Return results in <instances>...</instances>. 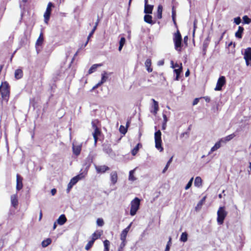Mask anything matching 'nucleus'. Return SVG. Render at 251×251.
Wrapping results in <instances>:
<instances>
[{"label":"nucleus","mask_w":251,"mask_h":251,"mask_svg":"<svg viewBox=\"0 0 251 251\" xmlns=\"http://www.w3.org/2000/svg\"><path fill=\"white\" fill-rule=\"evenodd\" d=\"M126 39L125 37H122L119 42V50L121 51L123 47V46L125 44Z\"/></svg>","instance_id":"72a5a7b5"},{"label":"nucleus","mask_w":251,"mask_h":251,"mask_svg":"<svg viewBox=\"0 0 251 251\" xmlns=\"http://www.w3.org/2000/svg\"><path fill=\"white\" fill-rule=\"evenodd\" d=\"M104 247V251H109V246H110V242L107 240H105L103 242Z\"/></svg>","instance_id":"f704fd0d"},{"label":"nucleus","mask_w":251,"mask_h":251,"mask_svg":"<svg viewBox=\"0 0 251 251\" xmlns=\"http://www.w3.org/2000/svg\"><path fill=\"white\" fill-rule=\"evenodd\" d=\"M235 136V135L234 133L231 134L228 136L221 138L220 139V142H221L222 143H226L227 142H228L232 139Z\"/></svg>","instance_id":"f3484780"},{"label":"nucleus","mask_w":251,"mask_h":251,"mask_svg":"<svg viewBox=\"0 0 251 251\" xmlns=\"http://www.w3.org/2000/svg\"><path fill=\"white\" fill-rule=\"evenodd\" d=\"M163 123H167V122L168 121V119H167V116L165 114H163Z\"/></svg>","instance_id":"13d9d810"},{"label":"nucleus","mask_w":251,"mask_h":251,"mask_svg":"<svg viewBox=\"0 0 251 251\" xmlns=\"http://www.w3.org/2000/svg\"><path fill=\"white\" fill-rule=\"evenodd\" d=\"M166 126H167L166 123H163L162 126V130H165L166 129Z\"/></svg>","instance_id":"69168bd1"},{"label":"nucleus","mask_w":251,"mask_h":251,"mask_svg":"<svg viewBox=\"0 0 251 251\" xmlns=\"http://www.w3.org/2000/svg\"><path fill=\"white\" fill-rule=\"evenodd\" d=\"M182 71V67L181 66L180 68L177 69H175L174 70V73L176 75V78H175V80H178L179 79V75L180 74V73Z\"/></svg>","instance_id":"a878e982"},{"label":"nucleus","mask_w":251,"mask_h":251,"mask_svg":"<svg viewBox=\"0 0 251 251\" xmlns=\"http://www.w3.org/2000/svg\"><path fill=\"white\" fill-rule=\"evenodd\" d=\"M244 30V29L242 26H239L238 30L235 32V37L239 39L242 38Z\"/></svg>","instance_id":"412c9836"},{"label":"nucleus","mask_w":251,"mask_h":251,"mask_svg":"<svg viewBox=\"0 0 251 251\" xmlns=\"http://www.w3.org/2000/svg\"><path fill=\"white\" fill-rule=\"evenodd\" d=\"M139 145H140V144H138L135 147V148H134V149L131 151V154H132V155L134 156L137 154V153L138 152V151H139Z\"/></svg>","instance_id":"4c0bfd02"},{"label":"nucleus","mask_w":251,"mask_h":251,"mask_svg":"<svg viewBox=\"0 0 251 251\" xmlns=\"http://www.w3.org/2000/svg\"><path fill=\"white\" fill-rule=\"evenodd\" d=\"M163 11V7L161 5H159L157 8V17L158 19H160L162 18V13Z\"/></svg>","instance_id":"bb28decb"},{"label":"nucleus","mask_w":251,"mask_h":251,"mask_svg":"<svg viewBox=\"0 0 251 251\" xmlns=\"http://www.w3.org/2000/svg\"><path fill=\"white\" fill-rule=\"evenodd\" d=\"M130 228H128L126 227L125 229H124L122 232L123 233H125L127 234L128 232L129 231Z\"/></svg>","instance_id":"052dcab7"},{"label":"nucleus","mask_w":251,"mask_h":251,"mask_svg":"<svg viewBox=\"0 0 251 251\" xmlns=\"http://www.w3.org/2000/svg\"><path fill=\"white\" fill-rule=\"evenodd\" d=\"M82 145L81 144H75L73 145V151L74 154L76 156L78 155L81 150Z\"/></svg>","instance_id":"ddd939ff"},{"label":"nucleus","mask_w":251,"mask_h":251,"mask_svg":"<svg viewBox=\"0 0 251 251\" xmlns=\"http://www.w3.org/2000/svg\"><path fill=\"white\" fill-rule=\"evenodd\" d=\"M200 98H196L194 99L193 102V105H195L196 104H198V103L199 102V100H200Z\"/></svg>","instance_id":"5fc2aeb1"},{"label":"nucleus","mask_w":251,"mask_h":251,"mask_svg":"<svg viewBox=\"0 0 251 251\" xmlns=\"http://www.w3.org/2000/svg\"><path fill=\"white\" fill-rule=\"evenodd\" d=\"M94 128V132L93 133V135L99 136L100 134V131L96 126L93 125Z\"/></svg>","instance_id":"a19ab883"},{"label":"nucleus","mask_w":251,"mask_h":251,"mask_svg":"<svg viewBox=\"0 0 251 251\" xmlns=\"http://www.w3.org/2000/svg\"><path fill=\"white\" fill-rule=\"evenodd\" d=\"M194 185L195 186L200 187L202 185V179L201 177L197 176L195 178Z\"/></svg>","instance_id":"393cba45"},{"label":"nucleus","mask_w":251,"mask_h":251,"mask_svg":"<svg viewBox=\"0 0 251 251\" xmlns=\"http://www.w3.org/2000/svg\"><path fill=\"white\" fill-rule=\"evenodd\" d=\"M119 130L120 132L124 134H125L127 131L126 128L125 126H120Z\"/></svg>","instance_id":"a18cd8bd"},{"label":"nucleus","mask_w":251,"mask_h":251,"mask_svg":"<svg viewBox=\"0 0 251 251\" xmlns=\"http://www.w3.org/2000/svg\"><path fill=\"white\" fill-rule=\"evenodd\" d=\"M100 236V233H98L96 232H94L92 234V241H93V242H95V241L98 239Z\"/></svg>","instance_id":"79ce46f5"},{"label":"nucleus","mask_w":251,"mask_h":251,"mask_svg":"<svg viewBox=\"0 0 251 251\" xmlns=\"http://www.w3.org/2000/svg\"><path fill=\"white\" fill-rule=\"evenodd\" d=\"M155 146L160 151H163L162 147L161 132L160 130L156 131L154 133Z\"/></svg>","instance_id":"423d86ee"},{"label":"nucleus","mask_w":251,"mask_h":251,"mask_svg":"<svg viewBox=\"0 0 251 251\" xmlns=\"http://www.w3.org/2000/svg\"><path fill=\"white\" fill-rule=\"evenodd\" d=\"M205 198L206 197H204L199 202V203L197 204V206L196 207V210H198V209H200L201 207V206L202 205V204H203V203L205 201Z\"/></svg>","instance_id":"473e14b6"},{"label":"nucleus","mask_w":251,"mask_h":251,"mask_svg":"<svg viewBox=\"0 0 251 251\" xmlns=\"http://www.w3.org/2000/svg\"><path fill=\"white\" fill-rule=\"evenodd\" d=\"M93 137L94 139V145L96 146L97 145L98 139V136H96V135H93Z\"/></svg>","instance_id":"6e6d98bb"},{"label":"nucleus","mask_w":251,"mask_h":251,"mask_svg":"<svg viewBox=\"0 0 251 251\" xmlns=\"http://www.w3.org/2000/svg\"><path fill=\"white\" fill-rule=\"evenodd\" d=\"M101 84V83H100V82H99L98 84H97L96 85H95V86L93 87V88H92V90H91V91H93V90H94V89H96V88H98V87H99V86H100Z\"/></svg>","instance_id":"bf43d9fd"},{"label":"nucleus","mask_w":251,"mask_h":251,"mask_svg":"<svg viewBox=\"0 0 251 251\" xmlns=\"http://www.w3.org/2000/svg\"><path fill=\"white\" fill-rule=\"evenodd\" d=\"M126 236H127V234L122 232L121 235H120V239L122 241V242L126 243Z\"/></svg>","instance_id":"ea45409f"},{"label":"nucleus","mask_w":251,"mask_h":251,"mask_svg":"<svg viewBox=\"0 0 251 251\" xmlns=\"http://www.w3.org/2000/svg\"><path fill=\"white\" fill-rule=\"evenodd\" d=\"M103 151L106 153L110 155L113 152V151L111 149V145L108 143H104L102 145Z\"/></svg>","instance_id":"4468645a"},{"label":"nucleus","mask_w":251,"mask_h":251,"mask_svg":"<svg viewBox=\"0 0 251 251\" xmlns=\"http://www.w3.org/2000/svg\"><path fill=\"white\" fill-rule=\"evenodd\" d=\"M4 245V240L2 238L0 239V249H1Z\"/></svg>","instance_id":"864d4df0"},{"label":"nucleus","mask_w":251,"mask_h":251,"mask_svg":"<svg viewBox=\"0 0 251 251\" xmlns=\"http://www.w3.org/2000/svg\"><path fill=\"white\" fill-rule=\"evenodd\" d=\"M130 228H128L126 227L125 229H124L122 232L123 233H125L127 234L128 232L129 231Z\"/></svg>","instance_id":"680f3d73"},{"label":"nucleus","mask_w":251,"mask_h":251,"mask_svg":"<svg viewBox=\"0 0 251 251\" xmlns=\"http://www.w3.org/2000/svg\"><path fill=\"white\" fill-rule=\"evenodd\" d=\"M173 40L175 44V49L178 52H180L181 50L182 37L178 30L174 34Z\"/></svg>","instance_id":"7ed1b4c3"},{"label":"nucleus","mask_w":251,"mask_h":251,"mask_svg":"<svg viewBox=\"0 0 251 251\" xmlns=\"http://www.w3.org/2000/svg\"><path fill=\"white\" fill-rule=\"evenodd\" d=\"M202 98L204 99L205 101H206L207 102H209L210 101V98L208 96L203 97H202Z\"/></svg>","instance_id":"4d7b16f0"},{"label":"nucleus","mask_w":251,"mask_h":251,"mask_svg":"<svg viewBox=\"0 0 251 251\" xmlns=\"http://www.w3.org/2000/svg\"><path fill=\"white\" fill-rule=\"evenodd\" d=\"M53 6V4L50 2L48 4L46 12L44 15L45 21L46 23H47L50 19L51 11V7Z\"/></svg>","instance_id":"1a4fd4ad"},{"label":"nucleus","mask_w":251,"mask_h":251,"mask_svg":"<svg viewBox=\"0 0 251 251\" xmlns=\"http://www.w3.org/2000/svg\"><path fill=\"white\" fill-rule=\"evenodd\" d=\"M172 19H173V21L174 22V23L175 25H176V20H175V17H176V14H175V12L174 11V10L173 9V11H172Z\"/></svg>","instance_id":"3c124183"},{"label":"nucleus","mask_w":251,"mask_h":251,"mask_svg":"<svg viewBox=\"0 0 251 251\" xmlns=\"http://www.w3.org/2000/svg\"><path fill=\"white\" fill-rule=\"evenodd\" d=\"M73 186L74 185L72 183H71L70 182L69 183V184H68V187H67V193H69L71 189H72V188L73 187Z\"/></svg>","instance_id":"603ef678"},{"label":"nucleus","mask_w":251,"mask_h":251,"mask_svg":"<svg viewBox=\"0 0 251 251\" xmlns=\"http://www.w3.org/2000/svg\"><path fill=\"white\" fill-rule=\"evenodd\" d=\"M1 92V95L2 99L5 101H8L10 89L8 83L7 82H2L0 86V93Z\"/></svg>","instance_id":"f257e3e1"},{"label":"nucleus","mask_w":251,"mask_h":251,"mask_svg":"<svg viewBox=\"0 0 251 251\" xmlns=\"http://www.w3.org/2000/svg\"><path fill=\"white\" fill-rule=\"evenodd\" d=\"M97 224L99 226H102L104 225V222L102 219L99 218L97 220Z\"/></svg>","instance_id":"37998d69"},{"label":"nucleus","mask_w":251,"mask_h":251,"mask_svg":"<svg viewBox=\"0 0 251 251\" xmlns=\"http://www.w3.org/2000/svg\"><path fill=\"white\" fill-rule=\"evenodd\" d=\"M89 167L90 164H88L86 166L84 170L81 173L76 176L73 177L70 181L71 183L74 185L78 182V180L83 179L87 175Z\"/></svg>","instance_id":"39448f33"},{"label":"nucleus","mask_w":251,"mask_h":251,"mask_svg":"<svg viewBox=\"0 0 251 251\" xmlns=\"http://www.w3.org/2000/svg\"><path fill=\"white\" fill-rule=\"evenodd\" d=\"M51 243V240L50 238H47L42 241V246L43 248H46L50 245Z\"/></svg>","instance_id":"c85d7f7f"},{"label":"nucleus","mask_w":251,"mask_h":251,"mask_svg":"<svg viewBox=\"0 0 251 251\" xmlns=\"http://www.w3.org/2000/svg\"><path fill=\"white\" fill-rule=\"evenodd\" d=\"M152 100L153 101L152 107L153 110H151V113H153L154 115H156L158 110V102L154 99H152Z\"/></svg>","instance_id":"6ab92c4d"},{"label":"nucleus","mask_w":251,"mask_h":251,"mask_svg":"<svg viewBox=\"0 0 251 251\" xmlns=\"http://www.w3.org/2000/svg\"><path fill=\"white\" fill-rule=\"evenodd\" d=\"M118 176L116 171H113L110 174V180L113 185L116 184L117 181Z\"/></svg>","instance_id":"dca6fc26"},{"label":"nucleus","mask_w":251,"mask_h":251,"mask_svg":"<svg viewBox=\"0 0 251 251\" xmlns=\"http://www.w3.org/2000/svg\"><path fill=\"white\" fill-rule=\"evenodd\" d=\"M23 76V72L21 69H17L15 72V77L17 79L21 78Z\"/></svg>","instance_id":"cd10ccee"},{"label":"nucleus","mask_w":251,"mask_h":251,"mask_svg":"<svg viewBox=\"0 0 251 251\" xmlns=\"http://www.w3.org/2000/svg\"><path fill=\"white\" fill-rule=\"evenodd\" d=\"M148 14H146L144 16V21L148 24H150L151 25L154 24V22L152 20V16Z\"/></svg>","instance_id":"b1692460"},{"label":"nucleus","mask_w":251,"mask_h":251,"mask_svg":"<svg viewBox=\"0 0 251 251\" xmlns=\"http://www.w3.org/2000/svg\"><path fill=\"white\" fill-rule=\"evenodd\" d=\"M234 22L236 25H239L241 22V20L240 17H236L234 19Z\"/></svg>","instance_id":"09e8293b"},{"label":"nucleus","mask_w":251,"mask_h":251,"mask_svg":"<svg viewBox=\"0 0 251 251\" xmlns=\"http://www.w3.org/2000/svg\"><path fill=\"white\" fill-rule=\"evenodd\" d=\"M217 222L219 225H223L224 220L227 215L225 206H220L217 211Z\"/></svg>","instance_id":"f03ea898"},{"label":"nucleus","mask_w":251,"mask_h":251,"mask_svg":"<svg viewBox=\"0 0 251 251\" xmlns=\"http://www.w3.org/2000/svg\"><path fill=\"white\" fill-rule=\"evenodd\" d=\"M151 59L150 58L147 59L145 63V67H146L147 70L149 73H151L152 71V69L151 68Z\"/></svg>","instance_id":"aec40b11"},{"label":"nucleus","mask_w":251,"mask_h":251,"mask_svg":"<svg viewBox=\"0 0 251 251\" xmlns=\"http://www.w3.org/2000/svg\"><path fill=\"white\" fill-rule=\"evenodd\" d=\"M169 165H168V164H166V166L165 167V168H164L163 171H162V173H165V172L167 171V170L168 169V167H169Z\"/></svg>","instance_id":"774afa93"},{"label":"nucleus","mask_w":251,"mask_h":251,"mask_svg":"<svg viewBox=\"0 0 251 251\" xmlns=\"http://www.w3.org/2000/svg\"><path fill=\"white\" fill-rule=\"evenodd\" d=\"M140 200L138 198H134L130 203L131 207L130 214L131 216H134L136 214L137 211L139 208Z\"/></svg>","instance_id":"20e7f679"},{"label":"nucleus","mask_w":251,"mask_h":251,"mask_svg":"<svg viewBox=\"0 0 251 251\" xmlns=\"http://www.w3.org/2000/svg\"><path fill=\"white\" fill-rule=\"evenodd\" d=\"M243 24H249L251 22V19H250L247 16H244L243 17Z\"/></svg>","instance_id":"e433bc0d"},{"label":"nucleus","mask_w":251,"mask_h":251,"mask_svg":"<svg viewBox=\"0 0 251 251\" xmlns=\"http://www.w3.org/2000/svg\"><path fill=\"white\" fill-rule=\"evenodd\" d=\"M164 61L163 60H160L158 62V65L159 66H162L164 64Z\"/></svg>","instance_id":"338daca9"},{"label":"nucleus","mask_w":251,"mask_h":251,"mask_svg":"<svg viewBox=\"0 0 251 251\" xmlns=\"http://www.w3.org/2000/svg\"><path fill=\"white\" fill-rule=\"evenodd\" d=\"M222 143L220 142V140L218 142L216 143L215 145L211 149L210 151L209 152V154L219 149L221 147Z\"/></svg>","instance_id":"5701e85b"},{"label":"nucleus","mask_w":251,"mask_h":251,"mask_svg":"<svg viewBox=\"0 0 251 251\" xmlns=\"http://www.w3.org/2000/svg\"><path fill=\"white\" fill-rule=\"evenodd\" d=\"M243 54L247 66H251V48L249 47L245 49Z\"/></svg>","instance_id":"0eeeda50"},{"label":"nucleus","mask_w":251,"mask_h":251,"mask_svg":"<svg viewBox=\"0 0 251 251\" xmlns=\"http://www.w3.org/2000/svg\"><path fill=\"white\" fill-rule=\"evenodd\" d=\"M99 66H101L100 64H94L89 69L88 71V73L91 74L94 73L97 69V67Z\"/></svg>","instance_id":"2f4dec72"},{"label":"nucleus","mask_w":251,"mask_h":251,"mask_svg":"<svg viewBox=\"0 0 251 251\" xmlns=\"http://www.w3.org/2000/svg\"><path fill=\"white\" fill-rule=\"evenodd\" d=\"M94 242L93 241H90L86 245L85 249L86 250L88 251L90 249V248L92 247L94 244Z\"/></svg>","instance_id":"58836bf2"},{"label":"nucleus","mask_w":251,"mask_h":251,"mask_svg":"<svg viewBox=\"0 0 251 251\" xmlns=\"http://www.w3.org/2000/svg\"><path fill=\"white\" fill-rule=\"evenodd\" d=\"M44 41V37H43V34L42 32H41L40 34V35L37 39L36 42V48L37 52L38 53L39 50H40L39 47L41 46L42 44L43 43Z\"/></svg>","instance_id":"f8f14e48"},{"label":"nucleus","mask_w":251,"mask_h":251,"mask_svg":"<svg viewBox=\"0 0 251 251\" xmlns=\"http://www.w3.org/2000/svg\"><path fill=\"white\" fill-rule=\"evenodd\" d=\"M130 228H128L126 227L125 229H124L122 232L123 233H125L127 234L128 232L129 231Z\"/></svg>","instance_id":"e2e57ef3"},{"label":"nucleus","mask_w":251,"mask_h":251,"mask_svg":"<svg viewBox=\"0 0 251 251\" xmlns=\"http://www.w3.org/2000/svg\"><path fill=\"white\" fill-rule=\"evenodd\" d=\"M126 243L122 242L120 245L118 251H123Z\"/></svg>","instance_id":"49530a36"},{"label":"nucleus","mask_w":251,"mask_h":251,"mask_svg":"<svg viewBox=\"0 0 251 251\" xmlns=\"http://www.w3.org/2000/svg\"><path fill=\"white\" fill-rule=\"evenodd\" d=\"M226 83V78L224 76H220L217 82L216 86L214 90L215 91H220L222 90V87Z\"/></svg>","instance_id":"6e6552de"},{"label":"nucleus","mask_w":251,"mask_h":251,"mask_svg":"<svg viewBox=\"0 0 251 251\" xmlns=\"http://www.w3.org/2000/svg\"><path fill=\"white\" fill-rule=\"evenodd\" d=\"M193 180V177H192L190 179V180L189 181V182H188L187 185H186V186L185 187V190H187L191 187V186H192V184Z\"/></svg>","instance_id":"c03bdc74"},{"label":"nucleus","mask_w":251,"mask_h":251,"mask_svg":"<svg viewBox=\"0 0 251 251\" xmlns=\"http://www.w3.org/2000/svg\"><path fill=\"white\" fill-rule=\"evenodd\" d=\"M95 168L98 174H103L107 171L110 170V168L106 165H95Z\"/></svg>","instance_id":"9d476101"},{"label":"nucleus","mask_w":251,"mask_h":251,"mask_svg":"<svg viewBox=\"0 0 251 251\" xmlns=\"http://www.w3.org/2000/svg\"><path fill=\"white\" fill-rule=\"evenodd\" d=\"M96 26H94L92 29V30L91 31V32L89 33L87 38H88V40H89L90 38H91V37L93 35V34H94L95 31L96 30Z\"/></svg>","instance_id":"8fccbe9b"},{"label":"nucleus","mask_w":251,"mask_h":251,"mask_svg":"<svg viewBox=\"0 0 251 251\" xmlns=\"http://www.w3.org/2000/svg\"><path fill=\"white\" fill-rule=\"evenodd\" d=\"M105 74H106L105 73L102 74L101 79L100 82V83H101V84H103L104 82H105L106 80L107 76H105Z\"/></svg>","instance_id":"de8ad7c7"},{"label":"nucleus","mask_w":251,"mask_h":251,"mask_svg":"<svg viewBox=\"0 0 251 251\" xmlns=\"http://www.w3.org/2000/svg\"><path fill=\"white\" fill-rule=\"evenodd\" d=\"M56 193V190L55 188L51 189V193L52 196H54Z\"/></svg>","instance_id":"0e129e2a"},{"label":"nucleus","mask_w":251,"mask_h":251,"mask_svg":"<svg viewBox=\"0 0 251 251\" xmlns=\"http://www.w3.org/2000/svg\"><path fill=\"white\" fill-rule=\"evenodd\" d=\"M23 178L19 175L17 174L16 176V190L19 191L22 189L23 185Z\"/></svg>","instance_id":"9b49d317"},{"label":"nucleus","mask_w":251,"mask_h":251,"mask_svg":"<svg viewBox=\"0 0 251 251\" xmlns=\"http://www.w3.org/2000/svg\"><path fill=\"white\" fill-rule=\"evenodd\" d=\"M135 169L131 170L129 173L128 179L130 181H133L136 179V177L134 176Z\"/></svg>","instance_id":"c756f323"},{"label":"nucleus","mask_w":251,"mask_h":251,"mask_svg":"<svg viewBox=\"0 0 251 251\" xmlns=\"http://www.w3.org/2000/svg\"><path fill=\"white\" fill-rule=\"evenodd\" d=\"M188 234L186 232H183L180 236V240L183 242H186L187 241Z\"/></svg>","instance_id":"7c9ffc66"},{"label":"nucleus","mask_w":251,"mask_h":251,"mask_svg":"<svg viewBox=\"0 0 251 251\" xmlns=\"http://www.w3.org/2000/svg\"><path fill=\"white\" fill-rule=\"evenodd\" d=\"M208 46V42L205 40L202 45L203 54L204 55L206 53V49Z\"/></svg>","instance_id":"c9c22d12"},{"label":"nucleus","mask_w":251,"mask_h":251,"mask_svg":"<svg viewBox=\"0 0 251 251\" xmlns=\"http://www.w3.org/2000/svg\"><path fill=\"white\" fill-rule=\"evenodd\" d=\"M11 205L14 207H16L18 204V196L17 194H14L11 196L10 198Z\"/></svg>","instance_id":"2eb2a0df"},{"label":"nucleus","mask_w":251,"mask_h":251,"mask_svg":"<svg viewBox=\"0 0 251 251\" xmlns=\"http://www.w3.org/2000/svg\"><path fill=\"white\" fill-rule=\"evenodd\" d=\"M153 6L148 4L145 5L144 13L146 14H151L153 10Z\"/></svg>","instance_id":"4be33fe9"},{"label":"nucleus","mask_w":251,"mask_h":251,"mask_svg":"<svg viewBox=\"0 0 251 251\" xmlns=\"http://www.w3.org/2000/svg\"><path fill=\"white\" fill-rule=\"evenodd\" d=\"M67 221V219L65 216V215L62 214L60 215L57 220V223L59 225H64Z\"/></svg>","instance_id":"a211bd4d"}]
</instances>
